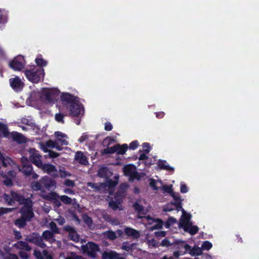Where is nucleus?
Here are the masks:
<instances>
[{"mask_svg": "<svg viewBox=\"0 0 259 259\" xmlns=\"http://www.w3.org/2000/svg\"><path fill=\"white\" fill-rule=\"evenodd\" d=\"M112 129V124L109 122H107L105 123V130L107 131H110Z\"/></svg>", "mask_w": 259, "mask_h": 259, "instance_id": "obj_56", "label": "nucleus"}, {"mask_svg": "<svg viewBox=\"0 0 259 259\" xmlns=\"http://www.w3.org/2000/svg\"><path fill=\"white\" fill-rule=\"evenodd\" d=\"M89 136L87 133H84L78 139V141L80 143H82V142L85 141L89 138Z\"/></svg>", "mask_w": 259, "mask_h": 259, "instance_id": "obj_51", "label": "nucleus"}, {"mask_svg": "<svg viewBox=\"0 0 259 259\" xmlns=\"http://www.w3.org/2000/svg\"><path fill=\"white\" fill-rule=\"evenodd\" d=\"M11 159L8 157H4L0 152V168L2 166L6 167L11 163Z\"/></svg>", "mask_w": 259, "mask_h": 259, "instance_id": "obj_29", "label": "nucleus"}, {"mask_svg": "<svg viewBox=\"0 0 259 259\" xmlns=\"http://www.w3.org/2000/svg\"><path fill=\"white\" fill-rule=\"evenodd\" d=\"M11 135L14 140L19 143H22L24 141V137L23 135L19 133L13 132Z\"/></svg>", "mask_w": 259, "mask_h": 259, "instance_id": "obj_33", "label": "nucleus"}, {"mask_svg": "<svg viewBox=\"0 0 259 259\" xmlns=\"http://www.w3.org/2000/svg\"><path fill=\"white\" fill-rule=\"evenodd\" d=\"M115 141V139L111 137H107L103 141V145L105 147H109V146Z\"/></svg>", "mask_w": 259, "mask_h": 259, "instance_id": "obj_38", "label": "nucleus"}, {"mask_svg": "<svg viewBox=\"0 0 259 259\" xmlns=\"http://www.w3.org/2000/svg\"><path fill=\"white\" fill-rule=\"evenodd\" d=\"M4 198L9 205H12L14 201L19 202L20 204H24V206L21 209L22 218L15 221V225L19 227L24 226L25 224V221L29 220L33 216L32 211V202L28 199H24L21 195L11 191V195H4Z\"/></svg>", "mask_w": 259, "mask_h": 259, "instance_id": "obj_1", "label": "nucleus"}, {"mask_svg": "<svg viewBox=\"0 0 259 259\" xmlns=\"http://www.w3.org/2000/svg\"><path fill=\"white\" fill-rule=\"evenodd\" d=\"M105 234L107 237L111 240H114L116 238L115 233L112 231H108L105 233Z\"/></svg>", "mask_w": 259, "mask_h": 259, "instance_id": "obj_45", "label": "nucleus"}, {"mask_svg": "<svg viewBox=\"0 0 259 259\" xmlns=\"http://www.w3.org/2000/svg\"><path fill=\"white\" fill-rule=\"evenodd\" d=\"M138 145H139V143H138V142L137 141H133V142H132L130 144V148L131 149L134 150V149H135L136 148H137Z\"/></svg>", "mask_w": 259, "mask_h": 259, "instance_id": "obj_55", "label": "nucleus"}, {"mask_svg": "<svg viewBox=\"0 0 259 259\" xmlns=\"http://www.w3.org/2000/svg\"><path fill=\"white\" fill-rule=\"evenodd\" d=\"M140 156L139 160H145V163L146 165H150L152 164V162L149 161L148 158L147 157L146 154L147 153H144L142 151H140Z\"/></svg>", "mask_w": 259, "mask_h": 259, "instance_id": "obj_35", "label": "nucleus"}, {"mask_svg": "<svg viewBox=\"0 0 259 259\" xmlns=\"http://www.w3.org/2000/svg\"><path fill=\"white\" fill-rule=\"evenodd\" d=\"M60 98L63 107L65 108L69 113H84V106L78 97L70 93H63Z\"/></svg>", "mask_w": 259, "mask_h": 259, "instance_id": "obj_3", "label": "nucleus"}, {"mask_svg": "<svg viewBox=\"0 0 259 259\" xmlns=\"http://www.w3.org/2000/svg\"><path fill=\"white\" fill-rule=\"evenodd\" d=\"M65 115L66 114H56L55 117V119L58 122L63 123V119Z\"/></svg>", "mask_w": 259, "mask_h": 259, "instance_id": "obj_46", "label": "nucleus"}, {"mask_svg": "<svg viewBox=\"0 0 259 259\" xmlns=\"http://www.w3.org/2000/svg\"><path fill=\"white\" fill-rule=\"evenodd\" d=\"M150 185L154 190H158L162 186V182L160 181H156L153 179H151L150 182Z\"/></svg>", "mask_w": 259, "mask_h": 259, "instance_id": "obj_34", "label": "nucleus"}, {"mask_svg": "<svg viewBox=\"0 0 259 259\" xmlns=\"http://www.w3.org/2000/svg\"><path fill=\"white\" fill-rule=\"evenodd\" d=\"M128 187V185L127 184H123L120 186L119 191L117 194L114 197V200H112L109 203L110 207L113 209H116L117 208H121V200L124 197V193Z\"/></svg>", "mask_w": 259, "mask_h": 259, "instance_id": "obj_7", "label": "nucleus"}, {"mask_svg": "<svg viewBox=\"0 0 259 259\" xmlns=\"http://www.w3.org/2000/svg\"><path fill=\"white\" fill-rule=\"evenodd\" d=\"M26 240L29 242L35 244L41 248H44L46 246L42 241V238L37 234L33 233L32 235L28 236Z\"/></svg>", "mask_w": 259, "mask_h": 259, "instance_id": "obj_17", "label": "nucleus"}, {"mask_svg": "<svg viewBox=\"0 0 259 259\" xmlns=\"http://www.w3.org/2000/svg\"><path fill=\"white\" fill-rule=\"evenodd\" d=\"M13 210V208H0V216L5 214L11 212Z\"/></svg>", "mask_w": 259, "mask_h": 259, "instance_id": "obj_48", "label": "nucleus"}, {"mask_svg": "<svg viewBox=\"0 0 259 259\" xmlns=\"http://www.w3.org/2000/svg\"><path fill=\"white\" fill-rule=\"evenodd\" d=\"M34 254L37 259H41L44 256V253L42 254L39 251L34 250Z\"/></svg>", "mask_w": 259, "mask_h": 259, "instance_id": "obj_54", "label": "nucleus"}, {"mask_svg": "<svg viewBox=\"0 0 259 259\" xmlns=\"http://www.w3.org/2000/svg\"><path fill=\"white\" fill-rule=\"evenodd\" d=\"M147 243L149 246L156 247L157 246L156 241L153 239L148 240Z\"/></svg>", "mask_w": 259, "mask_h": 259, "instance_id": "obj_52", "label": "nucleus"}, {"mask_svg": "<svg viewBox=\"0 0 259 259\" xmlns=\"http://www.w3.org/2000/svg\"><path fill=\"white\" fill-rule=\"evenodd\" d=\"M163 192H167L169 193L174 198L175 201L180 200V197L179 194H176L173 192L172 190V185L170 186H162L160 188Z\"/></svg>", "mask_w": 259, "mask_h": 259, "instance_id": "obj_20", "label": "nucleus"}, {"mask_svg": "<svg viewBox=\"0 0 259 259\" xmlns=\"http://www.w3.org/2000/svg\"><path fill=\"white\" fill-rule=\"evenodd\" d=\"M182 248H184L185 250L184 251H187L188 250H190V246L187 244L185 242L183 241H179V249L181 250V249Z\"/></svg>", "mask_w": 259, "mask_h": 259, "instance_id": "obj_39", "label": "nucleus"}, {"mask_svg": "<svg viewBox=\"0 0 259 259\" xmlns=\"http://www.w3.org/2000/svg\"><path fill=\"white\" fill-rule=\"evenodd\" d=\"M40 169L54 178L58 177V171L56 166L51 164H44Z\"/></svg>", "mask_w": 259, "mask_h": 259, "instance_id": "obj_16", "label": "nucleus"}, {"mask_svg": "<svg viewBox=\"0 0 259 259\" xmlns=\"http://www.w3.org/2000/svg\"><path fill=\"white\" fill-rule=\"evenodd\" d=\"M176 221L177 220L175 218H169L166 224L167 227L168 228L170 225L175 223Z\"/></svg>", "mask_w": 259, "mask_h": 259, "instance_id": "obj_59", "label": "nucleus"}, {"mask_svg": "<svg viewBox=\"0 0 259 259\" xmlns=\"http://www.w3.org/2000/svg\"><path fill=\"white\" fill-rule=\"evenodd\" d=\"M74 158L77 162L81 164L86 165L88 163L87 157L80 151H78L76 153Z\"/></svg>", "mask_w": 259, "mask_h": 259, "instance_id": "obj_22", "label": "nucleus"}, {"mask_svg": "<svg viewBox=\"0 0 259 259\" xmlns=\"http://www.w3.org/2000/svg\"><path fill=\"white\" fill-rule=\"evenodd\" d=\"M182 200L180 198V200L176 201V203L168 204L164 207L163 210L165 212L171 211L175 209H176L177 211L181 210L182 215L180 220V227L182 228L185 231L189 232L191 235L195 234L198 231V227L193 225L192 223L190 222L191 215L187 213L182 208Z\"/></svg>", "mask_w": 259, "mask_h": 259, "instance_id": "obj_2", "label": "nucleus"}, {"mask_svg": "<svg viewBox=\"0 0 259 259\" xmlns=\"http://www.w3.org/2000/svg\"><path fill=\"white\" fill-rule=\"evenodd\" d=\"M25 65L24 59L22 56H17L9 63L10 67L15 71L22 70Z\"/></svg>", "mask_w": 259, "mask_h": 259, "instance_id": "obj_12", "label": "nucleus"}, {"mask_svg": "<svg viewBox=\"0 0 259 259\" xmlns=\"http://www.w3.org/2000/svg\"><path fill=\"white\" fill-rule=\"evenodd\" d=\"M31 187L33 190L37 191L43 189L40 181L34 182L31 183Z\"/></svg>", "mask_w": 259, "mask_h": 259, "instance_id": "obj_41", "label": "nucleus"}, {"mask_svg": "<svg viewBox=\"0 0 259 259\" xmlns=\"http://www.w3.org/2000/svg\"><path fill=\"white\" fill-rule=\"evenodd\" d=\"M54 233L49 231H45L42 235V238L50 243L56 242V240L54 238Z\"/></svg>", "mask_w": 259, "mask_h": 259, "instance_id": "obj_24", "label": "nucleus"}, {"mask_svg": "<svg viewBox=\"0 0 259 259\" xmlns=\"http://www.w3.org/2000/svg\"><path fill=\"white\" fill-rule=\"evenodd\" d=\"M212 246V244L209 241L204 242L201 245V249L203 250H209Z\"/></svg>", "mask_w": 259, "mask_h": 259, "instance_id": "obj_44", "label": "nucleus"}, {"mask_svg": "<svg viewBox=\"0 0 259 259\" xmlns=\"http://www.w3.org/2000/svg\"><path fill=\"white\" fill-rule=\"evenodd\" d=\"M4 183L7 186H10L12 185V180L10 179H7L4 181Z\"/></svg>", "mask_w": 259, "mask_h": 259, "instance_id": "obj_63", "label": "nucleus"}, {"mask_svg": "<svg viewBox=\"0 0 259 259\" xmlns=\"http://www.w3.org/2000/svg\"><path fill=\"white\" fill-rule=\"evenodd\" d=\"M143 222L151 230L160 229L162 226V222L161 220L155 219L149 216L144 217Z\"/></svg>", "mask_w": 259, "mask_h": 259, "instance_id": "obj_10", "label": "nucleus"}, {"mask_svg": "<svg viewBox=\"0 0 259 259\" xmlns=\"http://www.w3.org/2000/svg\"><path fill=\"white\" fill-rule=\"evenodd\" d=\"M10 135L8 126L6 124L0 122V136H2L4 137H7Z\"/></svg>", "mask_w": 259, "mask_h": 259, "instance_id": "obj_28", "label": "nucleus"}, {"mask_svg": "<svg viewBox=\"0 0 259 259\" xmlns=\"http://www.w3.org/2000/svg\"><path fill=\"white\" fill-rule=\"evenodd\" d=\"M64 184L67 186H73L74 185V181L70 180H66L64 182Z\"/></svg>", "mask_w": 259, "mask_h": 259, "instance_id": "obj_58", "label": "nucleus"}, {"mask_svg": "<svg viewBox=\"0 0 259 259\" xmlns=\"http://www.w3.org/2000/svg\"><path fill=\"white\" fill-rule=\"evenodd\" d=\"M181 192L182 193H186L188 191L187 186L183 182L181 183Z\"/></svg>", "mask_w": 259, "mask_h": 259, "instance_id": "obj_50", "label": "nucleus"}, {"mask_svg": "<svg viewBox=\"0 0 259 259\" xmlns=\"http://www.w3.org/2000/svg\"><path fill=\"white\" fill-rule=\"evenodd\" d=\"M119 176H115V181H112L111 180L107 181L105 183L94 184L89 182L87 185L93 189L95 191H100L102 190H107L111 194V190L114 188L118 183Z\"/></svg>", "mask_w": 259, "mask_h": 259, "instance_id": "obj_5", "label": "nucleus"}, {"mask_svg": "<svg viewBox=\"0 0 259 259\" xmlns=\"http://www.w3.org/2000/svg\"><path fill=\"white\" fill-rule=\"evenodd\" d=\"M81 249L84 253L92 257H95L96 253L99 251V246L93 242H88L85 245H82Z\"/></svg>", "mask_w": 259, "mask_h": 259, "instance_id": "obj_11", "label": "nucleus"}, {"mask_svg": "<svg viewBox=\"0 0 259 259\" xmlns=\"http://www.w3.org/2000/svg\"><path fill=\"white\" fill-rule=\"evenodd\" d=\"M9 82L11 87L17 92L21 91L24 87V83L17 76L11 78L9 79Z\"/></svg>", "mask_w": 259, "mask_h": 259, "instance_id": "obj_15", "label": "nucleus"}, {"mask_svg": "<svg viewBox=\"0 0 259 259\" xmlns=\"http://www.w3.org/2000/svg\"><path fill=\"white\" fill-rule=\"evenodd\" d=\"M189 250V253L192 256L200 255L202 253L201 248L197 246H194L193 248L190 249Z\"/></svg>", "mask_w": 259, "mask_h": 259, "instance_id": "obj_31", "label": "nucleus"}, {"mask_svg": "<svg viewBox=\"0 0 259 259\" xmlns=\"http://www.w3.org/2000/svg\"><path fill=\"white\" fill-rule=\"evenodd\" d=\"M150 151V147L149 144L145 143L143 145V151L142 152L146 153H148Z\"/></svg>", "mask_w": 259, "mask_h": 259, "instance_id": "obj_49", "label": "nucleus"}, {"mask_svg": "<svg viewBox=\"0 0 259 259\" xmlns=\"http://www.w3.org/2000/svg\"><path fill=\"white\" fill-rule=\"evenodd\" d=\"M65 229L69 232V237L75 242H78L79 240V235L73 228L70 226H66Z\"/></svg>", "mask_w": 259, "mask_h": 259, "instance_id": "obj_21", "label": "nucleus"}, {"mask_svg": "<svg viewBox=\"0 0 259 259\" xmlns=\"http://www.w3.org/2000/svg\"><path fill=\"white\" fill-rule=\"evenodd\" d=\"M24 74L28 80L32 83H36L39 82L45 75L44 69L41 68L32 69H26Z\"/></svg>", "mask_w": 259, "mask_h": 259, "instance_id": "obj_6", "label": "nucleus"}, {"mask_svg": "<svg viewBox=\"0 0 259 259\" xmlns=\"http://www.w3.org/2000/svg\"><path fill=\"white\" fill-rule=\"evenodd\" d=\"M127 149V145H116L113 147H108L104 149V152L107 154H111L116 152L118 154H123Z\"/></svg>", "mask_w": 259, "mask_h": 259, "instance_id": "obj_13", "label": "nucleus"}, {"mask_svg": "<svg viewBox=\"0 0 259 259\" xmlns=\"http://www.w3.org/2000/svg\"><path fill=\"white\" fill-rule=\"evenodd\" d=\"M29 153L30 154L29 158L31 161L37 167L40 168L44 164L40 159L41 156L38 151L34 149H31L29 151Z\"/></svg>", "mask_w": 259, "mask_h": 259, "instance_id": "obj_14", "label": "nucleus"}, {"mask_svg": "<svg viewBox=\"0 0 259 259\" xmlns=\"http://www.w3.org/2000/svg\"><path fill=\"white\" fill-rule=\"evenodd\" d=\"M158 167L163 169L169 171H173L174 168L169 166L166 161L159 160L157 162Z\"/></svg>", "mask_w": 259, "mask_h": 259, "instance_id": "obj_26", "label": "nucleus"}, {"mask_svg": "<svg viewBox=\"0 0 259 259\" xmlns=\"http://www.w3.org/2000/svg\"><path fill=\"white\" fill-rule=\"evenodd\" d=\"M7 22V16L6 11L0 9V25L4 26Z\"/></svg>", "mask_w": 259, "mask_h": 259, "instance_id": "obj_32", "label": "nucleus"}, {"mask_svg": "<svg viewBox=\"0 0 259 259\" xmlns=\"http://www.w3.org/2000/svg\"><path fill=\"white\" fill-rule=\"evenodd\" d=\"M142 202H144V201H142L140 200L137 202L134 205L135 210L139 212H143L144 210V206L142 205Z\"/></svg>", "mask_w": 259, "mask_h": 259, "instance_id": "obj_37", "label": "nucleus"}, {"mask_svg": "<svg viewBox=\"0 0 259 259\" xmlns=\"http://www.w3.org/2000/svg\"><path fill=\"white\" fill-rule=\"evenodd\" d=\"M59 155V154L56 152H55L54 151H49V156L52 158H55L58 157Z\"/></svg>", "mask_w": 259, "mask_h": 259, "instance_id": "obj_62", "label": "nucleus"}, {"mask_svg": "<svg viewBox=\"0 0 259 259\" xmlns=\"http://www.w3.org/2000/svg\"><path fill=\"white\" fill-rule=\"evenodd\" d=\"M123 171L124 175L128 176L130 180H140L145 176L144 172H138L136 171V167L132 164L125 165L123 168Z\"/></svg>", "mask_w": 259, "mask_h": 259, "instance_id": "obj_8", "label": "nucleus"}, {"mask_svg": "<svg viewBox=\"0 0 259 259\" xmlns=\"http://www.w3.org/2000/svg\"><path fill=\"white\" fill-rule=\"evenodd\" d=\"M22 123L25 124H27L29 126H33V123L30 121H29L28 119H24L22 120Z\"/></svg>", "mask_w": 259, "mask_h": 259, "instance_id": "obj_61", "label": "nucleus"}, {"mask_svg": "<svg viewBox=\"0 0 259 259\" xmlns=\"http://www.w3.org/2000/svg\"><path fill=\"white\" fill-rule=\"evenodd\" d=\"M70 118L73 119L76 124L78 125L80 123L81 120L80 114H69Z\"/></svg>", "mask_w": 259, "mask_h": 259, "instance_id": "obj_43", "label": "nucleus"}, {"mask_svg": "<svg viewBox=\"0 0 259 259\" xmlns=\"http://www.w3.org/2000/svg\"><path fill=\"white\" fill-rule=\"evenodd\" d=\"M21 162L23 166L21 169L19 168V170L26 176H30L32 171V167L29 164L28 159L26 157H22Z\"/></svg>", "mask_w": 259, "mask_h": 259, "instance_id": "obj_18", "label": "nucleus"}, {"mask_svg": "<svg viewBox=\"0 0 259 259\" xmlns=\"http://www.w3.org/2000/svg\"><path fill=\"white\" fill-rule=\"evenodd\" d=\"M117 254L113 251H106L103 253V259H115L116 258Z\"/></svg>", "mask_w": 259, "mask_h": 259, "instance_id": "obj_30", "label": "nucleus"}, {"mask_svg": "<svg viewBox=\"0 0 259 259\" xmlns=\"http://www.w3.org/2000/svg\"><path fill=\"white\" fill-rule=\"evenodd\" d=\"M49 227L51 229L53 233H58V230L57 228L56 224L54 222H51L49 224Z\"/></svg>", "mask_w": 259, "mask_h": 259, "instance_id": "obj_47", "label": "nucleus"}, {"mask_svg": "<svg viewBox=\"0 0 259 259\" xmlns=\"http://www.w3.org/2000/svg\"><path fill=\"white\" fill-rule=\"evenodd\" d=\"M59 95L57 90L44 89L41 93L40 98L46 103L49 104L54 103Z\"/></svg>", "mask_w": 259, "mask_h": 259, "instance_id": "obj_9", "label": "nucleus"}, {"mask_svg": "<svg viewBox=\"0 0 259 259\" xmlns=\"http://www.w3.org/2000/svg\"><path fill=\"white\" fill-rule=\"evenodd\" d=\"M41 259H52L51 256L48 254V253L47 252V251H44V256L41 258Z\"/></svg>", "mask_w": 259, "mask_h": 259, "instance_id": "obj_64", "label": "nucleus"}, {"mask_svg": "<svg viewBox=\"0 0 259 259\" xmlns=\"http://www.w3.org/2000/svg\"><path fill=\"white\" fill-rule=\"evenodd\" d=\"M54 136L56 138V141L52 140H49L46 142L45 146L48 148H56L58 150H61L62 148L58 145L60 144L62 146L67 145L68 144V141H67L68 136L59 131L55 132Z\"/></svg>", "mask_w": 259, "mask_h": 259, "instance_id": "obj_4", "label": "nucleus"}, {"mask_svg": "<svg viewBox=\"0 0 259 259\" xmlns=\"http://www.w3.org/2000/svg\"><path fill=\"white\" fill-rule=\"evenodd\" d=\"M83 220L85 223L89 226L91 227L92 224V219L88 216H84L83 217Z\"/></svg>", "mask_w": 259, "mask_h": 259, "instance_id": "obj_53", "label": "nucleus"}, {"mask_svg": "<svg viewBox=\"0 0 259 259\" xmlns=\"http://www.w3.org/2000/svg\"><path fill=\"white\" fill-rule=\"evenodd\" d=\"M125 234L133 238L137 239L140 236V233L136 230L131 228H126L124 229Z\"/></svg>", "mask_w": 259, "mask_h": 259, "instance_id": "obj_23", "label": "nucleus"}, {"mask_svg": "<svg viewBox=\"0 0 259 259\" xmlns=\"http://www.w3.org/2000/svg\"><path fill=\"white\" fill-rule=\"evenodd\" d=\"M98 176L100 177L107 179L112 176V172L108 169L102 167L99 169Z\"/></svg>", "mask_w": 259, "mask_h": 259, "instance_id": "obj_25", "label": "nucleus"}, {"mask_svg": "<svg viewBox=\"0 0 259 259\" xmlns=\"http://www.w3.org/2000/svg\"><path fill=\"white\" fill-rule=\"evenodd\" d=\"M42 189H49L52 186H55V182L48 177H44L40 179Z\"/></svg>", "mask_w": 259, "mask_h": 259, "instance_id": "obj_19", "label": "nucleus"}, {"mask_svg": "<svg viewBox=\"0 0 259 259\" xmlns=\"http://www.w3.org/2000/svg\"><path fill=\"white\" fill-rule=\"evenodd\" d=\"M19 255L20 257L23 259H27L28 258V254L25 251H20Z\"/></svg>", "mask_w": 259, "mask_h": 259, "instance_id": "obj_57", "label": "nucleus"}, {"mask_svg": "<svg viewBox=\"0 0 259 259\" xmlns=\"http://www.w3.org/2000/svg\"><path fill=\"white\" fill-rule=\"evenodd\" d=\"M184 253H185V251H183L182 250L176 251L174 252V255L176 257H178L180 255H182L184 254Z\"/></svg>", "mask_w": 259, "mask_h": 259, "instance_id": "obj_60", "label": "nucleus"}, {"mask_svg": "<svg viewBox=\"0 0 259 259\" xmlns=\"http://www.w3.org/2000/svg\"><path fill=\"white\" fill-rule=\"evenodd\" d=\"M14 246L18 249H24L26 251H29L31 249L26 242L23 241H18L14 245Z\"/></svg>", "mask_w": 259, "mask_h": 259, "instance_id": "obj_27", "label": "nucleus"}, {"mask_svg": "<svg viewBox=\"0 0 259 259\" xmlns=\"http://www.w3.org/2000/svg\"><path fill=\"white\" fill-rule=\"evenodd\" d=\"M60 177L62 178H65L67 177H70L71 174L67 171H66L63 168H59Z\"/></svg>", "mask_w": 259, "mask_h": 259, "instance_id": "obj_42", "label": "nucleus"}, {"mask_svg": "<svg viewBox=\"0 0 259 259\" xmlns=\"http://www.w3.org/2000/svg\"><path fill=\"white\" fill-rule=\"evenodd\" d=\"M35 62L37 66L40 67H44L47 65V61L41 58L37 57L35 60Z\"/></svg>", "mask_w": 259, "mask_h": 259, "instance_id": "obj_40", "label": "nucleus"}, {"mask_svg": "<svg viewBox=\"0 0 259 259\" xmlns=\"http://www.w3.org/2000/svg\"><path fill=\"white\" fill-rule=\"evenodd\" d=\"M60 199L64 203L66 204H71V203H74L73 202L75 201V199H72L67 196L66 195H62L60 197Z\"/></svg>", "mask_w": 259, "mask_h": 259, "instance_id": "obj_36", "label": "nucleus"}]
</instances>
